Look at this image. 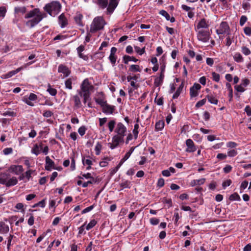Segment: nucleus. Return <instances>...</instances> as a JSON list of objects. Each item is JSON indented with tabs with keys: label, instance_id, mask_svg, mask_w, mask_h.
Returning <instances> with one entry per match:
<instances>
[{
	"label": "nucleus",
	"instance_id": "f257e3e1",
	"mask_svg": "<svg viewBox=\"0 0 251 251\" xmlns=\"http://www.w3.org/2000/svg\"><path fill=\"white\" fill-rule=\"evenodd\" d=\"M94 86L89 82L87 78L85 79L80 85V89L78 91V95L83 98V102L86 104L90 99L91 92L93 91Z\"/></svg>",
	"mask_w": 251,
	"mask_h": 251
},
{
	"label": "nucleus",
	"instance_id": "f03ea898",
	"mask_svg": "<svg viewBox=\"0 0 251 251\" xmlns=\"http://www.w3.org/2000/svg\"><path fill=\"white\" fill-rule=\"evenodd\" d=\"M106 24L102 17H96L92 21L90 28V33H95L103 29Z\"/></svg>",
	"mask_w": 251,
	"mask_h": 251
},
{
	"label": "nucleus",
	"instance_id": "7ed1b4c3",
	"mask_svg": "<svg viewBox=\"0 0 251 251\" xmlns=\"http://www.w3.org/2000/svg\"><path fill=\"white\" fill-rule=\"evenodd\" d=\"M61 8V5L59 2L52 1L46 4L44 8L48 14L52 16L58 14Z\"/></svg>",
	"mask_w": 251,
	"mask_h": 251
},
{
	"label": "nucleus",
	"instance_id": "20e7f679",
	"mask_svg": "<svg viewBox=\"0 0 251 251\" xmlns=\"http://www.w3.org/2000/svg\"><path fill=\"white\" fill-rule=\"evenodd\" d=\"M199 41L203 43L207 42L210 39V32L208 29L196 30Z\"/></svg>",
	"mask_w": 251,
	"mask_h": 251
},
{
	"label": "nucleus",
	"instance_id": "39448f33",
	"mask_svg": "<svg viewBox=\"0 0 251 251\" xmlns=\"http://www.w3.org/2000/svg\"><path fill=\"white\" fill-rule=\"evenodd\" d=\"M210 23L208 20L202 18L199 21L195 26V30L208 29Z\"/></svg>",
	"mask_w": 251,
	"mask_h": 251
},
{
	"label": "nucleus",
	"instance_id": "423d86ee",
	"mask_svg": "<svg viewBox=\"0 0 251 251\" xmlns=\"http://www.w3.org/2000/svg\"><path fill=\"white\" fill-rule=\"evenodd\" d=\"M124 142V137L119 135H115L112 139V143H109L108 146L109 148L113 150L118 146L120 143Z\"/></svg>",
	"mask_w": 251,
	"mask_h": 251
},
{
	"label": "nucleus",
	"instance_id": "0eeeda50",
	"mask_svg": "<svg viewBox=\"0 0 251 251\" xmlns=\"http://www.w3.org/2000/svg\"><path fill=\"white\" fill-rule=\"evenodd\" d=\"M126 127L122 123L117 124L115 130V132L117 135L124 137L126 135Z\"/></svg>",
	"mask_w": 251,
	"mask_h": 251
},
{
	"label": "nucleus",
	"instance_id": "6e6552de",
	"mask_svg": "<svg viewBox=\"0 0 251 251\" xmlns=\"http://www.w3.org/2000/svg\"><path fill=\"white\" fill-rule=\"evenodd\" d=\"M119 3V0H110L109 5L107 8V13L108 15L111 14L115 9L117 7Z\"/></svg>",
	"mask_w": 251,
	"mask_h": 251
},
{
	"label": "nucleus",
	"instance_id": "1a4fd4ad",
	"mask_svg": "<svg viewBox=\"0 0 251 251\" xmlns=\"http://www.w3.org/2000/svg\"><path fill=\"white\" fill-rule=\"evenodd\" d=\"M186 145L187 148L185 150L187 152H193L197 150L196 147L195 146L194 143L192 140L188 139L186 141Z\"/></svg>",
	"mask_w": 251,
	"mask_h": 251
},
{
	"label": "nucleus",
	"instance_id": "9d476101",
	"mask_svg": "<svg viewBox=\"0 0 251 251\" xmlns=\"http://www.w3.org/2000/svg\"><path fill=\"white\" fill-rule=\"evenodd\" d=\"M27 18H30L31 17H26ZM33 18L28 20L26 23V25L31 28L38 24L42 20L41 17H32Z\"/></svg>",
	"mask_w": 251,
	"mask_h": 251
},
{
	"label": "nucleus",
	"instance_id": "9b49d317",
	"mask_svg": "<svg viewBox=\"0 0 251 251\" xmlns=\"http://www.w3.org/2000/svg\"><path fill=\"white\" fill-rule=\"evenodd\" d=\"M229 26L226 22H223L221 23L219 29L216 30L217 34H223L226 33L229 30Z\"/></svg>",
	"mask_w": 251,
	"mask_h": 251
},
{
	"label": "nucleus",
	"instance_id": "f8f14e48",
	"mask_svg": "<svg viewBox=\"0 0 251 251\" xmlns=\"http://www.w3.org/2000/svg\"><path fill=\"white\" fill-rule=\"evenodd\" d=\"M9 171L10 172L14 173L15 175H19L23 172V168L21 165H11L9 168Z\"/></svg>",
	"mask_w": 251,
	"mask_h": 251
},
{
	"label": "nucleus",
	"instance_id": "ddd939ff",
	"mask_svg": "<svg viewBox=\"0 0 251 251\" xmlns=\"http://www.w3.org/2000/svg\"><path fill=\"white\" fill-rule=\"evenodd\" d=\"M58 72L59 73H62L64 75V77L68 76L71 73V71L69 68L67 66L62 64H61L58 66Z\"/></svg>",
	"mask_w": 251,
	"mask_h": 251
},
{
	"label": "nucleus",
	"instance_id": "4468645a",
	"mask_svg": "<svg viewBox=\"0 0 251 251\" xmlns=\"http://www.w3.org/2000/svg\"><path fill=\"white\" fill-rule=\"evenodd\" d=\"M45 169L47 171H51L52 169H55L54 162L49 157L46 156L45 158Z\"/></svg>",
	"mask_w": 251,
	"mask_h": 251
},
{
	"label": "nucleus",
	"instance_id": "2eb2a0df",
	"mask_svg": "<svg viewBox=\"0 0 251 251\" xmlns=\"http://www.w3.org/2000/svg\"><path fill=\"white\" fill-rule=\"evenodd\" d=\"M102 112L106 114H112L115 109V106L108 104L107 103L102 107Z\"/></svg>",
	"mask_w": 251,
	"mask_h": 251
},
{
	"label": "nucleus",
	"instance_id": "dca6fc26",
	"mask_svg": "<svg viewBox=\"0 0 251 251\" xmlns=\"http://www.w3.org/2000/svg\"><path fill=\"white\" fill-rule=\"evenodd\" d=\"M22 67H20L17 68L15 70L11 71L7 73V74L2 75L1 76V78L2 79H7L10 78L13 76L14 75L17 74L18 73H19L22 70Z\"/></svg>",
	"mask_w": 251,
	"mask_h": 251
},
{
	"label": "nucleus",
	"instance_id": "f3484780",
	"mask_svg": "<svg viewBox=\"0 0 251 251\" xmlns=\"http://www.w3.org/2000/svg\"><path fill=\"white\" fill-rule=\"evenodd\" d=\"M43 148V144L40 143V145L35 144L32 147L31 152L32 153L37 156L40 153L41 149Z\"/></svg>",
	"mask_w": 251,
	"mask_h": 251
},
{
	"label": "nucleus",
	"instance_id": "a211bd4d",
	"mask_svg": "<svg viewBox=\"0 0 251 251\" xmlns=\"http://www.w3.org/2000/svg\"><path fill=\"white\" fill-rule=\"evenodd\" d=\"M9 230V226L3 222H0V232L5 234L8 233Z\"/></svg>",
	"mask_w": 251,
	"mask_h": 251
},
{
	"label": "nucleus",
	"instance_id": "6ab92c4d",
	"mask_svg": "<svg viewBox=\"0 0 251 251\" xmlns=\"http://www.w3.org/2000/svg\"><path fill=\"white\" fill-rule=\"evenodd\" d=\"M206 99L211 104L217 105L218 103V100L212 94H209L206 96Z\"/></svg>",
	"mask_w": 251,
	"mask_h": 251
},
{
	"label": "nucleus",
	"instance_id": "aec40b11",
	"mask_svg": "<svg viewBox=\"0 0 251 251\" xmlns=\"http://www.w3.org/2000/svg\"><path fill=\"white\" fill-rule=\"evenodd\" d=\"M77 51L78 54V56L84 59V60H87L88 58V56L84 55L82 52L84 50V46L83 45H80L77 49Z\"/></svg>",
	"mask_w": 251,
	"mask_h": 251
},
{
	"label": "nucleus",
	"instance_id": "412c9836",
	"mask_svg": "<svg viewBox=\"0 0 251 251\" xmlns=\"http://www.w3.org/2000/svg\"><path fill=\"white\" fill-rule=\"evenodd\" d=\"M58 23L61 28H64L68 24L66 17H58Z\"/></svg>",
	"mask_w": 251,
	"mask_h": 251
},
{
	"label": "nucleus",
	"instance_id": "4be33fe9",
	"mask_svg": "<svg viewBox=\"0 0 251 251\" xmlns=\"http://www.w3.org/2000/svg\"><path fill=\"white\" fill-rule=\"evenodd\" d=\"M10 177L9 174L3 173L0 174V183L5 185L7 180Z\"/></svg>",
	"mask_w": 251,
	"mask_h": 251
},
{
	"label": "nucleus",
	"instance_id": "5701e85b",
	"mask_svg": "<svg viewBox=\"0 0 251 251\" xmlns=\"http://www.w3.org/2000/svg\"><path fill=\"white\" fill-rule=\"evenodd\" d=\"M18 183V180L15 176H13L11 178H8L5 185L7 187H10L12 186L15 185Z\"/></svg>",
	"mask_w": 251,
	"mask_h": 251
},
{
	"label": "nucleus",
	"instance_id": "b1692460",
	"mask_svg": "<svg viewBox=\"0 0 251 251\" xmlns=\"http://www.w3.org/2000/svg\"><path fill=\"white\" fill-rule=\"evenodd\" d=\"M26 12V8L25 6L15 7L14 8V14L23 15Z\"/></svg>",
	"mask_w": 251,
	"mask_h": 251
},
{
	"label": "nucleus",
	"instance_id": "393cba45",
	"mask_svg": "<svg viewBox=\"0 0 251 251\" xmlns=\"http://www.w3.org/2000/svg\"><path fill=\"white\" fill-rule=\"evenodd\" d=\"M73 100L75 103V107L76 108H79L81 107L82 104L79 97L78 95H75L73 97Z\"/></svg>",
	"mask_w": 251,
	"mask_h": 251
},
{
	"label": "nucleus",
	"instance_id": "a878e982",
	"mask_svg": "<svg viewBox=\"0 0 251 251\" xmlns=\"http://www.w3.org/2000/svg\"><path fill=\"white\" fill-rule=\"evenodd\" d=\"M138 59L134 57L133 56H130L128 55H125L123 57V61L125 64H127L129 61H134L136 62L138 61Z\"/></svg>",
	"mask_w": 251,
	"mask_h": 251
},
{
	"label": "nucleus",
	"instance_id": "bb28decb",
	"mask_svg": "<svg viewBox=\"0 0 251 251\" xmlns=\"http://www.w3.org/2000/svg\"><path fill=\"white\" fill-rule=\"evenodd\" d=\"M134 149L135 147H131L129 150V151L126 153L124 157L121 159L122 162H124L126 160H127L131 155V154H132V153L133 152Z\"/></svg>",
	"mask_w": 251,
	"mask_h": 251
},
{
	"label": "nucleus",
	"instance_id": "cd10ccee",
	"mask_svg": "<svg viewBox=\"0 0 251 251\" xmlns=\"http://www.w3.org/2000/svg\"><path fill=\"white\" fill-rule=\"evenodd\" d=\"M164 73L161 72L160 76L159 77H156L154 80V83L156 85H159L163 82V79L164 78Z\"/></svg>",
	"mask_w": 251,
	"mask_h": 251
},
{
	"label": "nucleus",
	"instance_id": "c85d7f7f",
	"mask_svg": "<svg viewBox=\"0 0 251 251\" xmlns=\"http://www.w3.org/2000/svg\"><path fill=\"white\" fill-rule=\"evenodd\" d=\"M164 127V122L163 121H159L155 124V130H161Z\"/></svg>",
	"mask_w": 251,
	"mask_h": 251
},
{
	"label": "nucleus",
	"instance_id": "c756f323",
	"mask_svg": "<svg viewBox=\"0 0 251 251\" xmlns=\"http://www.w3.org/2000/svg\"><path fill=\"white\" fill-rule=\"evenodd\" d=\"M183 88V84L182 83L179 86V87L177 88L176 92L173 95V98L174 99H176L178 97V96L180 95V94Z\"/></svg>",
	"mask_w": 251,
	"mask_h": 251
},
{
	"label": "nucleus",
	"instance_id": "7c9ffc66",
	"mask_svg": "<svg viewBox=\"0 0 251 251\" xmlns=\"http://www.w3.org/2000/svg\"><path fill=\"white\" fill-rule=\"evenodd\" d=\"M129 71L132 72H140L141 70L139 65H131L129 68Z\"/></svg>",
	"mask_w": 251,
	"mask_h": 251
},
{
	"label": "nucleus",
	"instance_id": "2f4dec72",
	"mask_svg": "<svg viewBox=\"0 0 251 251\" xmlns=\"http://www.w3.org/2000/svg\"><path fill=\"white\" fill-rule=\"evenodd\" d=\"M47 91L52 96H55L57 94L56 90L55 88H52L50 84L48 85Z\"/></svg>",
	"mask_w": 251,
	"mask_h": 251
},
{
	"label": "nucleus",
	"instance_id": "473e14b6",
	"mask_svg": "<svg viewBox=\"0 0 251 251\" xmlns=\"http://www.w3.org/2000/svg\"><path fill=\"white\" fill-rule=\"evenodd\" d=\"M65 88L69 90L72 89V79L69 78L65 81Z\"/></svg>",
	"mask_w": 251,
	"mask_h": 251
},
{
	"label": "nucleus",
	"instance_id": "72a5a7b5",
	"mask_svg": "<svg viewBox=\"0 0 251 251\" xmlns=\"http://www.w3.org/2000/svg\"><path fill=\"white\" fill-rule=\"evenodd\" d=\"M122 188H129L131 186V183L128 180H124L120 184Z\"/></svg>",
	"mask_w": 251,
	"mask_h": 251
},
{
	"label": "nucleus",
	"instance_id": "f704fd0d",
	"mask_svg": "<svg viewBox=\"0 0 251 251\" xmlns=\"http://www.w3.org/2000/svg\"><path fill=\"white\" fill-rule=\"evenodd\" d=\"M234 60L237 62L243 61V58L240 53H236L233 56Z\"/></svg>",
	"mask_w": 251,
	"mask_h": 251
},
{
	"label": "nucleus",
	"instance_id": "c9c22d12",
	"mask_svg": "<svg viewBox=\"0 0 251 251\" xmlns=\"http://www.w3.org/2000/svg\"><path fill=\"white\" fill-rule=\"evenodd\" d=\"M229 199L230 201H239L241 200L239 195L236 193H234L233 194L229 196Z\"/></svg>",
	"mask_w": 251,
	"mask_h": 251
},
{
	"label": "nucleus",
	"instance_id": "e433bc0d",
	"mask_svg": "<svg viewBox=\"0 0 251 251\" xmlns=\"http://www.w3.org/2000/svg\"><path fill=\"white\" fill-rule=\"evenodd\" d=\"M116 122L114 120H111L108 123V127L110 132H112L115 126Z\"/></svg>",
	"mask_w": 251,
	"mask_h": 251
},
{
	"label": "nucleus",
	"instance_id": "4c0bfd02",
	"mask_svg": "<svg viewBox=\"0 0 251 251\" xmlns=\"http://www.w3.org/2000/svg\"><path fill=\"white\" fill-rule=\"evenodd\" d=\"M97 223V222L93 219L90 221V222L86 226V229L87 230H90L92 228H93Z\"/></svg>",
	"mask_w": 251,
	"mask_h": 251
},
{
	"label": "nucleus",
	"instance_id": "58836bf2",
	"mask_svg": "<svg viewBox=\"0 0 251 251\" xmlns=\"http://www.w3.org/2000/svg\"><path fill=\"white\" fill-rule=\"evenodd\" d=\"M98 4L102 8H105L108 4L107 0H97Z\"/></svg>",
	"mask_w": 251,
	"mask_h": 251
},
{
	"label": "nucleus",
	"instance_id": "ea45409f",
	"mask_svg": "<svg viewBox=\"0 0 251 251\" xmlns=\"http://www.w3.org/2000/svg\"><path fill=\"white\" fill-rule=\"evenodd\" d=\"M108 58L113 66H114L115 65L117 59V56H116V54L114 55L110 53Z\"/></svg>",
	"mask_w": 251,
	"mask_h": 251
},
{
	"label": "nucleus",
	"instance_id": "a19ab883",
	"mask_svg": "<svg viewBox=\"0 0 251 251\" xmlns=\"http://www.w3.org/2000/svg\"><path fill=\"white\" fill-rule=\"evenodd\" d=\"M39 9L38 8H35L33 10L30 11V12L26 16H40L39 14Z\"/></svg>",
	"mask_w": 251,
	"mask_h": 251
},
{
	"label": "nucleus",
	"instance_id": "79ce46f5",
	"mask_svg": "<svg viewBox=\"0 0 251 251\" xmlns=\"http://www.w3.org/2000/svg\"><path fill=\"white\" fill-rule=\"evenodd\" d=\"M206 102V98L203 99L197 102L195 106L197 108H200L205 104Z\"/></svg>",
	"mask_w": 251,
	"mask_h": 251
},
{
	"label": "nucleus",
	"instance_id": "37998d69",
	"mask_svg": "<svg viewBox=\"0 0 251 251\" xmlns=\"http://www.w3.org/2000/svg\"><path fill=\"white\" fill-rule=\"evenodd\" d=\"M102 149V146L100 142H98L95 147L96 154L99 155L100 153V151Z\"/></svg>",
	"mask_w": 251,
	"mask_h": 251
},
{
	"label": "nucleus",
	"instance_id": "c03bdc74",
	"mask_svg": "<svg viewBox=\"0 0 251 251\" xmlns=\"http://www.w3.org/2000/svg\"><path fill=\"white\" fill-rule=\"evenodd\" d=\"M139 126L138 124H136L134 125V129L133 130V133L135 136V138L136 139L138 137V128H139Z\"/></svg>",
	"mask_w": 251,
	"mask_h": 251
},
{
	"label": "nucleus",
	"instance_id": "a18cd8bd",
	"mask_svg": "<svg viewBox=\"0 0 251 251\" xmlns=\"http://www.w3.org/2000/svg\"><path fill=\"white\" fill-rule=\"evenodd\" d=\"M81 17H75L74 19L76 24L80 26H83L84 25L82 22Z\"/></svg>",
	"mask_w": 251,
	"mask_h": 251
},
{
	"label": "nucleus",
	"instance_id": "49530a36",
	"mask_svg": "<svg viewBox=\"0 0 251 251\" xmlns=\"http://www.w3.org/2000/svg\"><path fill=\"white\" fill-rule=\"evenodd\" d=\"M212 79L213 80L215 81L216 82H219L220 80V75L215 73L213 72L212 73Z\"/></svg>",
	"mask_w": 251,
	"mask_h": 251
},
{
	"label": "nucleus",
	"instance_id": "de8ad7c7",
	"mask_svg": "<svg viewBox=\"0 0 251 251\" xmlns=\"http://www.w3.org/2000/svg\"><path fill=\"white\" fill-rule=\"evenodd\" d=\"M81 175H82V176H78V177L80 179H83V177H85L86 178H91L93 179V180H94V178L92 177V176H91V174L89 173H88L87 174H81Z\"/></svg>",
	"mask_w": 251,
	"mask_h": 251
},
{
	"label": "nucleus",
	"instance_id": "09e8293b",
	"mask_svg": "<svg viewBox=\"0 0 251 251\" xmlns=\"http://www.w3.org/2000/svg\"><path fill=\"white\" fill-rule=\"evenodd\" d=\"M86 130V127L84 126H82L78 128V132L79 134L81 136H82L85 134Z\"/></svg>",
	"mask_w": 251,
	"mask_h": 251
},
{
	"label": "nucleus",
	"instance_id": "8fccbe9b",
	"mask_svg": "<svg viewBox=\"0 0 251 251\" xmlns=\"http://www.w3.org/2000/svg\"><path fill=\"white\" fill-rule=\"evenodd\" d=\"M237 154V151L236 150L233 149L227 152V155L229 157H234Z\"/></svg>",
	"mask_w": 251,
	"mask_h": 251
},
{
	"label": "nucleus",
	"instance_id": "3c124183",
	"mask_svg": "<svg viewBox=\"0 0 251 251\" xmlns=\"http://www.w3.org/2000/svg\"><path fill=\"white\" fill-rule=\"evenodd\" d=\"M82 163H83V164L84 165H92V161L89 159V158H87V159H85L84 158H82Z\"/></svg>",
	"mask_w": 251,
	"mask_h": 251
},
{
	"label": "nucleus",
	"instance_id": "603ef678",
	"mask_svg": "<svg viewBox=\"0 0 251 251\" xmlns=\"http://www.w3.org/2000/svg\"><path fill=\"white\" fill-rule=\"evenodd\" d=\"M231 183H232V181L230 179H227L223 182L222 186L224 189H225L226 187L230 185Z\"/></svg>",
	"mask_w": 251,
	"mask_h": 251
},
{
	"label": "nucleus",
	"instance_id": "864d4df0",
	"mask_svg": "<svg viewBox=\"0 0 251 251\" xmlns=\"http://www.w3.org/2000/svg\"><path fill=\"white\" fill-rule=\"evenodd\" d=\"M190 95L191 97H195L198 95V91L195 90L191 87L190 89Z\"/></svg>",
	"mask_w": 251,
	"mask_h": 251
},
{
	"label": "nucleus",
	"instance_id": "5fc2aeb1",
	"mask_svg": "<svg viewBox=\"0 0 251 251\" xmlns=\"http://www.w3.org/2000/svg\"><path fill=\"white\" fill-rule=\"evenodd\" d=\"M135 51L140 55L143 54L145 52V48L141 49L140 48L135 46L134 47Z\"/></svg>",
	"mask_w": 251,
	"mask_h": 251
},
{
	"label": "nucleus",
	"instance_id": "6e6d98bb",
	"mask_svg": "<svg viewBox=\"0 0 251 251\" xmlns=\"http://www.w3.org/2000/svg\"><path fill=\"white\" fill-rule=\"evenodd\" d=\"M23 101L27 105L29 106H34V103L31 101L28 98L24 97L23 99Z\"/></svg>",
	"mask_w": 251,
	"mask_h": 251
},
{
	"label": "nucleus",
	"instance_id": "4d7b16f0",
	"mask_svg": "<svg viewBox=\"0 0 251 251\" xmlns=\"http://www.w3.org/2000/svg\"><path fill=\"white\" fill-rule=\"evenodd\" d=\"M95 207V205L94 204L92 205H91L89 207H86V208H85L84 209H83L81 213L82 214H85V213H86L87 212H89V211H91Z\"/></svg>",
	"mask_w": 251,
	"mask_h": 251
},
{
	"label": "nucleus",
	"instance_id": "13d9d810",
	"mask_svg": "<svg viewBox=\"0 0 251 251\" xmlns=\"http://www.w3.org/2000/svg\"><path fill=\"white\" fill-rule=\"evenodd\" d=\"M242 52L246 55H249L251 53L250 50L246 47H243L242 48Z\"/></svg>",
	"mask_w": 251,
	"mask_h": 251
},
{
	"label": "nucleus",
	"instance_id": "bf43d9fd",
	"mask_svg": "<svg viewBox=\"0 0 251 251\" xmlns=\"http://www.w3.org/2000/svg\"><path fill=\"white\" fill-rule=\"evenodd\" d=\"M96 102L100 104L102 107L106 104V102L101 99H97L96 100Z\"/></svg>",
	"mask_w": 251,
	"mask_h": 251
},
{
	"label": "nucleus",
	"instance_id": "052dcab7",
	"mask_svg": "<svg viewBox=\"0 0 251 251\" xmlns=\"http://www.w3.org/2000/svg\"><path fill=\"white\" fill-rule=\"evenodd\" d=\"M235 90L239 92H243L245 91V89L244 87L242 86L241 84L239 85H237L235 86Z\"/></svg>",
	"mask_w": 251,
	"mask_h": 251
},
{
	"label": "nucleus",
	"instance_id": "680f3d73",
	"mask_svg": "<svg viewBox=\"0 0 251 251\" xmlns=\"http://www.w3.org/2000/svg\"><path fill=\"white\" fill-rule=\"evenodd\" d=\"M13 149L11 148H6L3 150V152L5 155H8L12 153Z\"/></svg>",
	"mask_w": 251,
	"mask_h": 251
},
{
	"label": "nucleus",
	"instance_id": "e2e57ef3",
	"mask_svg": "<svg viewBox=\"0 0 251 251\" xmlns=\"http://www.w3.org/2000/svg\"><path fill=\"white\" fill-rule=\"evenodd\" d=\"M53 113L50 110L45 111L43 114V115L45 117L49 118L52 115Z\"/></svg>",
	"mask_w": 251,
	"mask_h": 251
},
{
	"label": "nucleus",
	"instance_id": "0e129e2a",
	"mask_svg": "<svg viewBox=\"0 0 251 251\" xmlns=\"http://www.w3.org/2000/svg\"><path fill=\"white\" fill-rule=\"evenodd\" d=\"M15 208L17 209L18 210H21V212H24V204L22 203H18L16 206Z\"/></svg>",
	"mask_w": 251,
	"mask_h": 251
},
{
	"label": "nucleus",
	"instance_id": "69168bd1",
	"mask_svg": "<svg viewBox=\"0 0 251 251\" xmlns=\"http://www.w3.org/2000/svg\"><path fill=\"white\" fill-rule=\"evenodd\" d=\"M164 179L162 178H159L157 181V186L160 188V187H163L164 186Z\"/></svg>",
	"mask_w": 251,
	"mask_h": 251
},
{
	"label": "nucleus",
	"instance_id": "338daca9",
	"mask_svg": "<svg viewBox=\"0 0 251 251\" xmlns=\"http://www.w3.org/2000/svg\"><path fill=\"white\" fill-rule=\"evenodd\" d=\"M244 31L246 35H251V28H250V27H245L244 29Z\"/></svg>",
	"mask_w": 251,
	"mask_h": 251
},
{
	"label": "nucleus",
	"instance_id": "774afa93",
	"mask_svg": "<svg viewBox=\"0 0 251 251\" xmlns=\"http://www.w3.org/2000/svg\"><path fill=\"white\" fill-rule=\"evenodd\" d=\"M232 168L230 165H227L224 168L223 170L225 173H228L231 172Z\"/></svg>",
	"mask_w": 251,
	"mask_h": 251
}]
</instances>
